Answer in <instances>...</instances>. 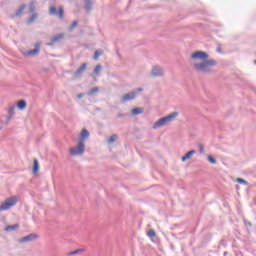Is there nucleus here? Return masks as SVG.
I'll use <instances>...</instances> for the list:
<instances>
[{
	"label": "nucleus",
	"mask_w": 256,
	"mask_h": 256,
	"mask_svg": "<svg viewBox=\"0 0 256 256\" xmlns=\"http://www.w3.org/2000/svg\"><path fill=\"white\" fill-rule=\"evenodd\" d=\"M217 65V61L214 59H207L200 63L194 64V69L198 73H211V67H215Z\"/></svg>",
	"instance_id": "1"
},
{
	"label": "nucleus",
	"mask_w": 256,
	"mask_h": 256,
	"mask_svg": "<svg viewBox=\"0 0 256 256\" xmlns=\"http://www.w3.org/2000/svg\"><path fill=\"white\" fill-rule=\"evenodd\" d=\"M178 116H179V112H173L166 117L160 118L158 121L154 123L153 129H159L160 127H165L167 123H171V121H173Z\"/></svg>",
	"instance_id": "2"
},
{
	"label": "nucleus",
	"mask_w": 256,
	"mask_h": 256,
	"mask_svg": "<svg viewBox=\"0 0 256 256\" xmlns=\"http://www.w3.org/2000/svg\"><path fill=\"white\" fill-rule=\"evenodd\" d=\"M19 199H17V196H12L7 198L1 205H0V211H9L11 207H15L17 205V202Z\"/></svg>",
	"instance_id": "3"
},
{
	"label": "nucleus",
	"mask_w": 256,
	"mask_h": 256,
	"mask_svg": "<svg viewBox=\"0 0 256 256\" xmlns=\"http://www.w3.org/2000/svg\"><path fill=\"white\" fill-rule=\"evenodd\" d=\"M83 153H85V144L80 141H78V144L76 147H73L70 149V155H72V157L83 155Z\"/></svg>",
	"instance_id": "4"
},
{
	"label": "nucleus",
	"mask_w": 256,
	"mask_h": 256,
	"mask_svg": "<svg viewBox=\"0 0 256 256\" xmlns=\"http://www.w3.org/2000/svg\"><path fill=\"white\" fill-rule=\"evenodd\" d=\"M192 59H198L199 61H207L209 54L204 51H196L191 55Z\"/></svg>",
	"instance_id": "5"
},
{
	"label": "nucleus",
	"mask_w": 256,
	"mask_h": 256,
	"mask_svg": "<svg viewBox=\"0 0 256 256\" xmlns=\"http://www.w3.org/2000/svg\"><path fill=\"white\" fill-rule=\"evenodd\" d=\"M165 75V70L160 66H154L151 71L152 77H163Z\"/></svg>",
	"instance_id": "6"
},
{
	"label": "nucleus",
	"mask_w": 256,
	"mask_h": 256,
	"mask_svg": "<svg viewBox=\"0 0 256 256\" xmlns=\"http://www.w3.org/2000/svg\"><path fill=\"white\" fill-rule=\"evenodd\" d=\"M136 97H137L136 91L126 93L122 96L121 103H127V101H133V99H135Z\"/></svg>",
	"instance_id": "7"
},
{
	"label": "nucleus",
	"mask_w": 256,
	"mask_h": 256,
	"mask_svg": "<svg viewBox=\"0 0 256 256\" xmlns=\"http://www.w3.org/2000/svg\"><path fill=\"white\" fill-rule=\"evenodd\" d=\"M35 239H39V235H37L35 233H31L27 236L22 237L19 240V243H31V241H35Z\"/></svg>",
	"instance_id": "8"
},
{
	"label": "nucleus",
	"mask_w": 256,
	"mask_h": 256,
	"mask_svg": "<svg viewBox=\"0 0 256 256\" xmlns=\"http://www.w3.org/2000/svg\"><path fill=\"white\" fill-rule=\"evenodd\" d=\"M39 51H41V48L39 44H36L34 49L24 52V57H35V55L39 54Z\"/></svg>",
	"instance_id": "9"
},
{
	"label": "nucleus",
	"mask_w": 256,
	"mask_h": 256,
	"mask_svg": "<svg viewBox=\"0 0 256 256\" xmlns=\"http://www.w3.org/2000/svg\"><path fill=\"white\" fill-rule=\"evenodd\" d=\"M87 71V63H83L75 72H74V77L75 79H79L81 75H83Z\"/></svg>",
	"instance_id": "10"
},
{
	"label": "nucleus",
	"mask_w": 256,
	"mask_h": 256,
	"mask_svg": "<svg viewBox=\"0 0 256 256\" xmlns=\"http://www.w3.org/2000/svg\"><path fill=\"white\" fill-rule=\"evenodd\" d=\"M64 37H65V34H63V33L57 34L50 39L51 42H49L48 45L49 46L55 45V43H59L61 41V39H63Z\"/></svg>",
	"instance_id": "11"
},
{
	"label": "nucleus",
	"mask_w": 256,
	"mask_h": 256,
	"mask_svg": "<svg viewBox=\"0 0 256 256\" xmlns=\"http://www.w3.org/2000/svg\"><path fill=\"white\" fill-rule=\"evenodd\" d=\"M89 137V130L87 129H82L81 133H80V137H79V142L80 143H84L85 144V139H88Z\"/></svg>",
	"instance_id": "12"
},
{
	"label": "nucleus",
	"mask_w": 256,
	"mask_h": 256,
	"mask_svg": "<svg viewBox=\"0 0 256 256\" xmlns=\"http://www.w3.org/2000/svg\"><path fill=\"white\" fill-rule=\"evenodd\" d=\"M91 9H93V0H84V10L86 13H91Z\"/></svg>",
	"instance_id": "13"
},
{
	"label": "nucleus",
	"mask_w": 256,
	"mask_h": 256,
	"mask_svg": "<svg viewBox=\"0 0 256 256\" xmlns=\"http://www.w3.org/2000/svg\"><path fill=\"white\" fill-rule=\"evenodd\" d=\"M19 229V224H13V225H8L4 228V231L7 233H11L13 231H17Z\"/></svg>",
	"instance_id": "14"
},
{
	"label": "nucleus",
	"mask_w": 256,
	"mask_h": 256,
	"mask_svg": "<svg viewBox=\"0 0 256 256\" xmlns=\"http://www.w3.org/2000/svg\"><path fill=\"white\" fill-rule=\"evenodd\" d=\"M193 155H195V150H190L189 152H187V153L181 158V161H183V163H185V161L191 159V157H193Z\"/></svg>",
	"instance_id": "15"
},
{
	"label": "nucleus",
	"mask_w": 256,
	"mask_h": 256,
	"mask_svg": "<svg viewBox=\"0 0 256 256\" xmlns=\"http://www.w3.org/2000/svg\"><path fill=\"white\" fill-rule=\"evenodd\" d=\"M14 115H15V106H11V107L8 109V115H7L6 125H7V123H9L11 117H13Z\"/></svg>",
	"instance_id": "16"
},
{
	"label": "nucleus",
	"mask_w": 256,
	"mask_h": 256,
	"mask_svg": "<svg viewBox=\"0 0 256 256\" xmlns=\"http://www.w3.org/2000/svg\"><path fill=\"white\" fill-rule=\"evenodd\" d=\"M25 7H27V5L22 4L15 12V16L16 17H21V15H23V11H25Z\"/></svg>",
	"instance_id": "17"
},
{
	"label": "nucleus",
	"mask_w": 256,
	"mask_h": 256,
	"mask_svg": "<svg viewBox=\"0 0 256 256\" xmlns=\"http://www.w3.org/2000/svg\"><path fill=\"white\" fill-rule=\"evenodd\" d=\"M17 107H18V109H20V111H23V109H25V107H27V102L25 100H20L17 103Z\"/></svg>",
	"instance_id": "18"
},
{
	"label": "nucleus",
	"mask_w": 256,
	"mask_h": 256,
	"mask_svg": "<svg viewBox=\"0 0 256 256\" xmlns=\"http://www.w3.org/2000/svg\"><path fill=\"white\" fill-rule=\"evenodd\" d=\"M95 93H99V87H94L87 92L88 97H93Z\"/></svg>",
	"instance_id": "19"
},
{
	"label": "nucleus",
	"mask_w": 256,
	"mask_h": 256,
	"mask_svg": "<svg viewBox=\"0 0 256 256\" xmlns=\"http://www.w3.org/2000/svg\"><path fill=\"white\" fill-rule=\"evenodd\" d=\"M37 17H39V14L37 13H33L27 20L28 24L34 23L35 19H37Z\"/></svg>",
	"instance_id": "20"
},
{
	"label": "nucleus",
	"mask_w": 256,
	"mask_h": 256,
	"mask_svg": "<svg viewBox=\"0 0 256 256\" xmlns=\"http://www.w3.org/2000/svg\"><path fill=\"white\" fill-rule=\"evenodd\" d=\"M35 5H37V2L36 1H31L30 4H29V12L30 13H35Z\"/></svg>",
	"instance_id": "21"
},
{
	"label": "nucleus",
	"mask_w": 256,
	"mask_h": 256,
	"mask_svg": "<svg viewBox=\"0 0 256 256\" xmlns=\"http://www.w3.org/2000/svg\"><path fill=\"white\" fill-rule=\"evenodd\" d=\"M131 113L132 115H141V113H143V108H134Z\"/></svg>",
	"instance_id": "22"
},
{
	"label": "nucleus",
	"mask_w": 256,
	"mask_h": 256,
	"mask_svg": "<svg viewBox=\"0 0 256 256\" xmlns=\"http://www.w3.org/2000/svg\"><path fill=\"white\" fill-rule=\"evenodd\" d=\"M38 171H39V161L37 159H34L33 173H37Z\"/></svg>",
	"instance_id": "23"
},
{
	"label": "nucleus",
	"mask_w": 256,
	"mask_h": 256,
	"mask_svg": "<svg viewBox=\"0 0 256 256\" xmlns=\"http://www.w3.org/2000/svg\"><path fill=\"white\" fill-rule=\"evenodd\" d=\"M207 160L209 161V163H211L212 165H216L217 164V159H215V157L208 155Z\"/></svg>",
	"instance_id": "24"
},
{
	"label": "nucleus",
	"mask_w": 256,
	"mask_h": 256,
	"mask_svg": "<svg viewBox=\"0 0 256 256\" xmlns=\"http://www.w3.org/2000/svg\"><path fill=\"white\" fill-rule=\"evenodd\" d=\"M101 69H103V67L100 64L96 65L94 75H99V73H101Z\"/></svg>",
	"instance_id": "25"
},
{
	"label": "nucleus",
	"mask_w": 256,
	"mask_h": 256,
	"mask_svg": "<svg viewBox=\"0 0 256 256\" xmlns=\"http://www.w3.org/2000/svg\"><path fill=\"white\" fill-rule=\"evenodd\" d=\"M236 181H237V183H240V185H249L247 180H245L243 178H237Z\"/></svg>",
	"instance_id": "26"
},
{
	"label": "nucleus",
	"mask_w": 256,
	"mask_h": 256,
	"mask_svg": "<svg viewBox=\"0 0 256 256\" xmlns=\"http://www.w3.org/2000/svg\"><path fill=\"white\" fill-rule=\"evenodd\" d=\"M65 14V10H63V7L59 8V11L57 13L59 19H63V15Z\"/></svg>",
	"instance_id": "27"
},
{
	"label": "nucleus",
	"mask_w": 256,
	"mask_h": 256,
	"mask_svg": "<svg viewBox=\"0 0 256 256\" xmlns=\"http://www.w3.org/2000/svg\"><path fill=\"white\" fill-rule=\"evenodd\" d=\"M101 55H103V52L96 50L94 53V59L97 61V59H99V57H101Z\"/></svg>",
	"instance_id": "28"
},
{
	"label": "nucleus",
	"mask_w": 256,
	"mask_h": 256,
	"mask_svg": "<svg viewBox=\"0 0 256 256\" xmlns=\"http://www.w3.org/2000/svg\"><path fill=\"white\" fill-rule=\"evenodd\" d=\"M115 141H117V134H113V135L110 136V138L108 139V143H115Z\"/></svg>",
	"instance_id": "29"
},
{
	"label": "nucleus",
	"mask_w": 256,
	"mask_h": 256,
	"mask_svg": "<svg viewBox=\"0 0 256 256\" xmlns=\"http://www.w3.org/2000/svg\"><path fill=\"white\" fill-rule=\"evenodd\" d=\"M78 23L79 22L77 20L72 22V24L69 26V31H73V29H75V27H77Z\"/></svg>",
	"instance_id": "30"
},
{
	"label": "nucleus",
	"mask_w": 256,
	"mask_h": 256,
	"mask_svg": "<svg viewBox=\"0 0 256 256\" xmlns=\"http://www.w3.org/2000/svg\"><path fill=\"white\" fill-rule=\"evenodd\" d=\"M156 235H157V234L155 233V230L150 229V230L148 231V237L153 238V237H155Z\"/></svg>",
	"instance_id": "31"
},
{
	"label": "nucleus",
	"mask_w": 256,
	"mask_h": 256,
	"mask_svg": "<svg viewBox=\"0 0 256 256\" xmlns=\"http://www.w3.org/2000/svg\"><path fill=\"white\" fill-rule=\"evenodd\" d=\"M79 253H83V249L74 250L69 253V255H79Z\"/></svg>",
	"instance_id": "32"
},
{
	"label": "nucleus",
	"mask_w": 256,
	"mask_h": 256,
	"mask_svg": "<svg viewBox=\"0 0 256 256\" xmlns=\"http://www.w3.org/2000/svg\"><path fill=\"white\" fill-rule=\"evenodd\" d=\"M50 15H57V8L55 6L50 8Z\"/></svg>",
	"instance_id": "33"
},
{
	"label": "nucleus",
	"mask_w": 256,
	"mask_h": 256,
	"mask_svg": "<svg viewBox=\"0 0 256 256\" xmlns=\"http://www.w3.org/2000/svg\"><path fill=\"white\" fill-rule=\"evenodd\" d=\"M199 153H205V148L203 147V144H199Z\"/></svg>",
	"instance_id": "34"
},
{
	"label": "nucleus",
	"mask_w": 256,
	"mask_h": 256,
	"mask_svg": "<svg viewBox=\"0 0 256 256\" xmlns=\"http://www.w3.org/2000/svg\"><path fill=\"white\" fill-rule=\"evenodd\" d=\"M135 92H136V95H137V93H139V92H141V91H143V88H137L136 90H134Z\"/></svg>",
	"instance_id": "35"
},
{
	"label": "nucleus",
	"mask_w": 256,
	"mask_h": 256,
	"mask_svg": "<svg viewBox=\"0 0 256 256\" xmlns=\"http://www.w3.org/2000/svg\"><path fill=\"white\" fill-rule=\"evenodd\" d=\"M77 97H78V99H83L84 94H83V93H80V94L77 95Z\"/></svg>",
	"instance_id": "36"
},
{
	"label": "nucleus",
	"mask_w": 256,
	"mask_h": 256,
	"mask_svg": "<svg viewBox=\"0 0 256 256\" xmlns=\"http://www.w3.org/2000/svg\"><path fill=\"white\" fill-rule=\"evenodd\" d=\"M118 117L121 119V118L125 117V114L119 113V114H118Z\"/></svg>",
	"instance_id": "37"
},
{
	"label": "nucleus",
	"mask_w": 256,
	"mask_h": 256,
	"mask_svg": "<svg viewBox=\"0 0 256 256\" xmlns=\"http://www.w3.org/2000/svg\"><path fill=\"white\" fill-rule=\"evenodd\" d=\"M247 225H249V227H251L253 224H251V222H248Z\"/></svg>",
	"instance_id": "38"
},
{
	"label": "nucleus",
	"mask_w": 256,
	"mask_h": 256,
	"mask_svg": "<svg viewBox=\"0 0 256 256\" xmlns=\"http://www.w3.org/2000/svg\"><path fill=\"white\" fill-rule=\"evenodd\" d=\"M224 255H227V252H224Z\"/></svg>",
	"instance_id": "39"
},
{
	"label": "nucleus",
	"mask_w": 256,
	"mask_h": 256,
	"mask_svg": "<svg viewBox=\"0 0 256 256\" xmlns=\"http://www.w3.org/2000/svg\"><path fill=\"white\" fill-rule=\"evenodd\" d=\"M255 65H256V60L254 61Z\"/></svg>",
	"instance_id": "40"
}]
</instances>
